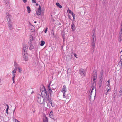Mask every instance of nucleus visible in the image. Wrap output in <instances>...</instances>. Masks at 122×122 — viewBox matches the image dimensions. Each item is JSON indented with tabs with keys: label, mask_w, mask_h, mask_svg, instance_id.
<instances>
[{
	"label": "nucleus",
	"mask_w": 122,
	"mask_h": 122,
	"mask_svg": "<svg viewBox=\"0 0 122 122\" xmlns=\"http://www.w3.org/2000/svg\"><path fill=\"white\" fill-rule=\"evenodd\" d=\"M41 93L42 95V97H44V100H49V93L47 92L45 87L43 86L41 89H40Z\"/></svg>",
	"instance_id": "1"
},
{
	"label": "nucleus",
	"mask_w": 122,
	"mask_h": 122,
	"mask_svg": "<svg viewBox=\"0 0 122 122\" xmlns=\"http://www.w3.org/2000/svg\"><path fill=\"white\" fill-rule=\"evenodd\" d=\"M43 98V99H42L41 98V95H38L37 96V100L38 102L40 104H43L44 103V102H46L47 104V106L48 105V103L46 101H44L43 99H44V97Z\"/></svg>",
	"instance_id": "2"
},
{
	"label": "nucleus",
	"mask_w": 122,
	"mask_h": 122,
	"mask_svg": "<svg viewBox=\"0 0 122 122\" xmlns=\"http://www.w3.org/2000/svg\"><path fill=\"white\" fill-rule=\"evenodd\" d=\"M50 84L48 85L47 90L48 92L47 91V92L49 93V97H51L52 93L53 92V91L51 89V87H50Z\"/></svg>",
	"instance_id": "3"
},
{
	"label": "nucleus",
	"mask_w": 122,
	"mask_h": 122,
	"mask_svg": "<svg viewBox=\"0 0 122 122\" xmlns=\"http://www.w3.org/2000/svg\"><path fill=\"white\" fill-rule=\"evenodd\" d=\"M86 69L81 68L79 70V73L82 76H85L86 74Z\"/></svg>",
	"instance_id": "4"
},
{
	"label": "nucleus",
	"mask_w": 122,
	"mask_h": 122,
	"mask_svg": "<svg viewBox=\"0 0 122 122\" xmlns=\"http://www.w3.org/2000/svg\"><path fill=\"white\" fill-rule=\"evenodd\" d=\"M6 18L8 20V22H11L12 16L8 13H6Z\"/></svg>",
	"instance_id": "5"
},
{
	"label": "nucleus",
	"mask_w": 122,
	"mask_h": 122,
	"mask_svg": "<svg viewBox=\"0 0 122 122\" xmlns=\"http://www.w3.org/2000/svg\"><path fill=\"white\" fill-rule=\"evenodd\" d=\"M28 50V47L26 45L24 46L22 49V54L27 53Z\"/></svg>",
	"instance_id": "6"
},
{
	"label": "nucleus",
	"mask_w": 122,
	"mask_h": 122,
	"mask_svg": "<svg viewBox=\"0 0 122 122\" xmlns=\"http://www.w3.org/2000/svg\"><path fill=\"white\" fill-rule=\"evenodd\" d=\"M28 44L29 45V49L30 50H31L34 48V47L31 41H30L29 42Z\"/></svg>",
	"instance_id": "7"
},
{
	"label": "nucleus",
	"mask_w": 122,
	"mask_h": 122,
	"mask_svg": "<svg viewBox=\"0 0 122 122\" xmlns=\"http://www.w3.org/2000/svg\"><path fill=\"white\" fill-rule=\"evenodd\" d=\"M51 98H50L49 97V99H48L49 100H44V99H43L44 101H49V102L50 104H51V106L52 107H53L54 106V102H52L51 100Z\"/></svg>",
	"instance_id": "8"
},
{
	"label": "nucleus",
	"mask_w": 122,
	"mask_h": 122,
	"mask_svg": "<svg viewBox=\"0 0 122 122\" xmlns=\"http://www.w3.org/2000/svg\"><path fill=\"white\" fill-rule=\"evenodd\" d=\"M7 24L9 29L11 30L13 29L12 23L11 22H8Z\"/></svg>",
	"instance_id": "9"
},
{
	"label": "nucleus",
	"mask_w": 122,
	"mask_h": 122,
	"mask_svg": "<svg viewBox=\"0 0 122 122\" xmlns=\"http://www.w3.org/2000/svg\"><path fill=\"white\" fill-rule=\"evenodd\" d=\"M53 112L52 111H51L50 112L49 114V116L53 120L55 121V120H56L57 119L56 117H55L54 118H53Z\"/></svg>",
	"instance_id": "10"
},
{
	"label": "nucleus",
	"mask_w": 122,
	"mask_h": 122,
	"mask_svg": "<svg viewBox=\"0 0 122 122\" xmlns=\"http://www.w3.org/2000/svg\"><path fill=\"white\" fill-rule=\"evenodd\" d=\"M23 57L25 61H27L28 59V55L27 53L23 54Z\"/></svg>",
	"instance_id": "11"
},
{
	"label": "nucleus",
	"mask_w": 122,
	"mask_h": 122,
	"mask_svg": "<svg viewBox=\"0 0 122 122\" xmlns=\"http://www.w3.org/2000/svg\"><path fill=\"white\" fill-rule=\"evenodd\" d=\"M43 122H48V119L45 114L43 115Z\"/></svg>",
	"instance_id": "12"
},
{
	"label": "nucleus",
	"mask_w": 122,
	"mask_h": 122,
	"mask_svg": "<svg viewBox=\"0 0 122 122\" xmlns=\"http://www.w3.org/2000/svg\"><path fill=\"white\" fill-rule=\"evenodd\" d=\"M122 40V32L119 33L118 37V41L120 43Z\"/></svg>",
	"instance_id": "13"
},
{
	"label": "nucleus",
	"mask_w": 122,
	"mask_h": 122,
	"mask_svg": "<svg viewBox=\"0 0 122 122\" xmlns=\"http://www.w3.org/2000/svg\"><path fill=\"white\" fill-rule=\"evenodd\" d=\"M96 80L95 78H93V81L92 82V86H95L96 85Z\"/></svg>",
	"instance_id": "14"
},
{
	"label": "nucleus",
	"mask_w": 122,
	"mask_h": 122,
	"mask_svg": "<svg viewBox=\"0 0 122 122\" xmlns=\"http://www.w3.org/2000/svg\"><path fill=\"white\" fill-rule=\"evenodd\" d=\"M71 29L73 31H75L76 29V27L73 22H72L71 25Z\"/></svg>",
	"instance_id": "15"
},
{
	"label": "nucleus",
	"mask_w": 122,
	"mask_h": 122,
	"mask_svg": "<svg viewBox=\"0 0 122 122\" xmlns=\"http://www.w3.org/2000/svg\"><path fill=\"white\" fill-rule=\"evenodd\" d=\"M66 87L65 85H64L63 86V88L61 90V92H66L67 91L66 89Z\"/></svg>",
	"instance_id": "16"
},
{
	"label": "nucleus",
	"mask_w": 122,
	"mask_h": 122,
	"mask_svg": "<svg viewBox=\"0 0 122 122\" xmlns=\"http://www.w3.org/2000/svg\"><path fill=\"white\" fill-rule=\"evenodd\" d=\"M97 76V73L96 71V70H94L93 71V76L94 77V78H96Z\"/></svg>",
	"instance_id": "17"
},
{
	"label": "nucleus",
	"mask_w": 122,
	"mask_h": 122,
	"mask_svg": "<svg viewBox=\"0 0 122 122\" xmlns=\"http://www.w3.org/2000/svg\"><path fill=\"white\" fill-rule=\"evenodd\" d=\"M92 46L93 48L94 49L95 46V45L96 42V41H92Z\"/></svg>",
	"instance_id": "18"
},
{
	"label": "nucleus",
	"mask_w": 122,
	"mask_h": 122,
	"mask_svg": "<svg viewBox=\"0 0 122 122\" xmlns=\"http://www.w3.org/2000/svg\"><path fill=\"white\" fill-rule=\"evenodd\" d=\"M56 5L58 7L60 8H62V6L59 3H56Z\"/></svg>",
	"instance_id": "19"
},
{
	"label": "nucleus",
	"mask_w": 122,
	"mask_h": 122,
	"mask_svg": "<svg viewBox=\"0 0 122 122\" xmlns=\"http://www.w3.org/2000/svg\"><path fill=\"white\" fill-rule=\"evenodd\" d=\"M27 8L28 12L29 13H30L31 12V9L30 7L29 6H27Z\"/></svg>",
	"instance_id": "20"
},
{
	"label": "nucleus",
	"mask_w": 122,
	"mask_h": 122,
	"mask_svg": "<svg viewBox=\"0 0 122 122\" xmlns=\"http://www.w3.org/2000/svg\"><path fill=\"white\" fill-rule=\"evenodd\" d=\"M66 99H71V95L69 94H67V95L66 96Z\"/></svg>",
	"instance_id": "21"
},
{
	"label": "nucleus",
	"mask_w": 122,
	"mask_h": 122,
	"mask_svg": "<svg viewBox=\"0 0 122 122\" xmlns=\"http://www.w3.org/2000/svg\"><path fill=\"white\" fill-rule=\"evenodd\" d=\"M36 14L37 15L40 16L41 15V11L38 10L36 11Z\"/></svg>",
	"instance_id": "22"
},
{
	"label": "nucleus",
	"mask_w": 122,
	"mask_h": 122,
	"mask_svg": "<svg viewBox=\"0 0 122 122\" xmlns=\"http://www.w3.org/2000/svg\"><path fill=\"white\" fill-rule=\"evenodd\" d=\"M71 72V69H68L67 70V73L68 74H70Z\"/></svg>",
	"instance_id": "23"
},
{
	"label": "nucleus",
	"mask_w": 122,
	"mask_h": 122,
	"mask_svg": "<svg viewBox=\"0 0 122 122\" xmlns=\"http://www.w3.org/2000/svg\"><path fill=\"white\" fill-rule=\"evenodd\" d=\"M30 41H33V37L31 35H30Z\"/></svg>",
	"instance_id": "24"
},
{
	"label": "nucleus",
	"mask_w": 122,
	"mask_h": 122,
	"mask_svg": "<svg viewBox=\"0 0 122 122\" xmlns=\"http://www.w3.org/2000/svg\"><path fill=\"white\" fill-rule=\"evenodd\" d=\"M45 42L43 41H41V44H40V46H43Z\"/></svg>",
	"instance_id": "25"
},
{
	"label": "nucleus",
	"mask_w": 122,
	"mask_h": 122,
	"mask_svg": "<svg viewBox=\"0 0 122 122\" xmlns=\"http://www.w3.org/2000/svg\"><path fill=\"white\" fill-rule=\"evenodd\" d=\"M93 37V39L92 41H96L95 36H94V33L92 36Z\"/></svg>",
	"instance_id": "26"
},
{
	"label": "nucleus",
	"mask_w": 122,
	"mask_h": 122,
	"mask_svg": "<svg viewBox=\"0 0 122 122\" xmlns=\"http://www.w3.org/2000/svg\"><path fill=\"white\" fill-rule=\"evenodd\" d=\"M17 69L18 71L20 73H21L22 72L21 69V68L18 67L17 68Z\"/></svg>",
	"instance_id": "27"
},
{
	"label": "nucleus",
	"mask_w": 122,
	"mask_h": 122,
	"mask_svg": "<svg viewBox=\"0 0 122 122\" xmlns=\"http://www.w3.org/2000/svg\"><path fill=\"white\" fill-rule=\"evenodd\" d=\"M17 70V67H16L12 71V73H16V71Z\"/></svg>",
	"instance_id": "28"
},
{
	"label": "nucleus",
	"mask_w": 122,
	"mask_h": 122,
	"mask_svg": "<svg viewBox=\"0 0 122 122\" xmlns=\"http://www.w3.org/2000/svg\"><path fill=\"white\" fill-rule=\"evenodd\" d=\"M103 70H101V72L100 74V76H103Z\"/></svg>",
	"instance_id": "29"
},
{
	"label": "nucleus",
	"mask_w": 122,
	"mask_h": 122,
	"mask_svg": "<svg viewBox=\"0 0 122 122\" xmlns=\"http://www.w3.org/2000/svg\"><path fill=\"white\" fill-rule=\"evenodd\" d=\"M67 11H68V12L69 13H70L71 14H72V13H73V12H72L71 10H70L69 9H68L67 10Z\"/></svg>",
	"instance_id": "30"
},
{
	"label": "nucleus",
	"mask_w": 122,
	"mask_h": 122,
	"mask_svg": "<svg viewBox=\"0 0 122 122\" xmlns=\"http://www.w3.org/2000/svg\"><path fill=\"white\" fill-rule=\"evenodd\" d=\"M14 64L15 66H18V64H17L16 62L15 61L14 62Z\"/></svg>",
	"instance_id": "31"
},
{
	"label": "nucleus",
	"mask_w": 122,
	"mask_h": 122,
	"mask_svg": "<svg viewBox=\"0 0 122 122\" xmlns=\"http://www.w3.org/2000/svg\"><path fill=\"white\" fill-rule=\"evenodd\" d=\"M50 18L51 19V20H52L53 22H54V20L52 17V15H51Z\"/></svg>",
	"instance_id": "32"
},
{
	"label": "nucleus",
	"mask_w": 122,
	"mask_h": 122,
	"mask_svg": "<svg viewBox=\"0 0 122 122\" xmlns=\"http://www.w3.org/2000/svg\"><path fill=\"white\" fill-rule=\"evenodd\" d=\"M118 65L120 66H121L122 65V63L121 61H120L119 62Z\"/></svg>",
	"instance_id": "33"
},
{
	"label": "nucleus",
	"mask_w": 122,
	"mask_h": 122,
	"mask_svg": "<svg viewBox=\"0 0 122 122\" xmlns=\"http://www.w3.org/2000/svg\"><path fill=\"white\" fill-rule=\"evenodd\" d=\"M71 14L73 17V18H75V14H74L73 13H72V14Z\"/></svg>",
	"instance_id": "34"
},
{
	"label": "nucleus",
	"mask_w": 122,
	"mask_h": 122,
	"mask_svg": "<svg viewBox=\"0 0 122 122\" xmlns=\"http://www.w3.org/2000/svg\"><path fill=\"white\" fill-rule=\"evenodd\" d=\"M6 105L7 106V108L6 110V111H8L9 109V106L7 104H6Z\"/></svg>",
	"instance_id": "35"
},
{
	"label": "nucleus",
	"mask_w": 122,
	"mask_h": 122,
	"mask_svg": "<svg viewBox=\"0 0 122 122\" xmlns=\"http://www.w3.org/2000/svg\"><path fill=\"white\" fill-rule=\"evenodd\" d=\"M95 86H92L91 87L90 89H92V90L93 91V90H94V88H95Z\"/></svg>",
	"instance_id": "36"
},
{
	"label": "nucleus",
	"mask_w": 122,
	"mask_h": 122,
	"mask_svg": "<svg viewBox=\"0 0 122 122\" xmlns=\"http://www.w3.org/2000/svg\"><path fill=\"white\" fill-rule=\"evenodd\" d=\"M111 89L110 88H108L107 89V92H106V95H107V93L110 90V89Z\"/></svg>",
	"instance_id": "37"
},
{
	"label": "nucleus",
	"mask_w": 122,
	"mask_h": 122,
	"mask_svg": "<svg viewBox=\"0 0 122 122\" xmlns=\"http://www.w3.org/2000/svg\"><path fill=\"white\" fill-rule=\"evenodd\" d=\"M13 74V77L12 78H15V73H12Z\"/></svg>",
	"instance_id": "38"
},
{
	"label": "nucleus",
	"mask_w": 122,
	"mask_h": 122,
	"mask_svg": "<svg viewBox=\"0 0 122 122\" xmlns=\"http://www.w3.org/2000/svg\"><path fill=\"white\" fill-rule=\"evenodd\" d=\"M38 10H39V11H41V8L40 5L39 6V7L38 8Z\"/></svg>",
	"instance_id": "39"
},
{
	"label": "nucleus",
	"mask_w": 122,
	"mask_h": 122,
	"mask_svg": "<svg viewBox=\"0 0 122 122\" xmlns=\"http://www.w3.org/2000/svg\"><path fill=\"white\" fill-rule=\"evenodd\" d=\"M68 17L69 18V19H70L71 20H72V19L71 18V16L70 15H68Z\"/></svg>",
	"instance_id": "40"
},
{
	"label": "nucleus",
	"mask_w": 122,
	"mask_h": 122,
	"mask_svg": "<svg viewBox=\"0 0 122 122\" xmlns=\"http://www.w3.org/2000/svg\"><path fill=\"white\" fill-rule=\"evenodd\" d=\"M119 92H120V93H122V88H120V90Z\"/></svg>",
	"instance_id": "41"
},
{
	"label": "nucleus",
	"mask_w": 122,
	"mask_h": 122,
	"mask_svg": "<svg viewBox=\"0 0 122 122\" xmlns=\"http://www.w3.org/2000/svg\"><path fill=\"white\" fill-rule=\"evenodd\" d=\"M9 2L8 0H6L5 1L6 4H7Z\"/></svg>",
	"instance_id": "42"
},
{
	"label": "nucleus",
	"mask_w": 122,
	"mask_h": 122,
	"mask_svg": "<svg viewBox=\"0 0 122 122\" xmlns=\"http://www.w3.org/2000/svg\"><path fill=\"white\" fill-rule=\"evenodd\" d=\"M32 3H35L36 2V0H32Z\"/></svg>",
	"instance_id": "43"
},
{
	"label": "nucleus",
	"mask_w": 122,
	"mask_h": 122,
	"mask_svg": "<svg viewBox=\"0 0 122 122\" xmlns=\"http://www.w3.org/2000/svg\"><path fill=\"white\" fill-rule=\"evenodd\" d=\"M47 28H46V29H45V30L44 31V32L45 33H46V32L47 31Z\"/></svg>",
	"instance_id": "44"
},
{
	"label": "nucleus",
	"mask_w": 122,
	"mask_h": 122,
	"mask_svg": "<svg viewBox=\"0 0 122 122\" xmlns=\"http://www.w3.org/2000/svg\"><path fill=\"white\" fill-rule=\"evenodd\" d=\"M14 79H15V78H12V80H13V83H15V81Z\"/></svg>",
	"instance_id": "45"
},
{
	"label": "nucleus",
	"mask_w": 122,
	"mask_h": 122,
	"mask_svg": "<svg viewBox=\"0 0 122 122\" xmlns=\"http://www.w3.org/2000/svg\"><path fill=\"white\" fill-rule=\"evenodd\" d=\"M15 109H16V107L15 106V108L14 109L13 111V115H14V112H15Z\"/></svg>",
	"instance_id": "46"
},
{
	"label": "nucleus",
	"mask_w": 122,
	"mask_h": 122,
	"mask_svg": "<svg viewBox=\"0 0 122 122\" xmlns=\"http://www.w3.org/2000/svg\"><path fill=\"white\" fill-rule=\"evenodd\" d=\"M107 86L109 88H110V83H108V84H107Z\"/></svg>",
	"instance_id": "47"
},
{
	"label": "nucleus",
	"mask_w": 122,
	"mask_h": 122,
	"mask_svg": "<svg viewBox=\"0 0 122 122\" xmlns=\"http://www.w3.org/2000/svg\"><path fill=\"white\" fill-rule=\"evenodd\" d=\"M74 56L75 57H76V58H77V57H76V56H77V54H76L74 53Z\"/></svg>",
	"instance_id": "48"
},
{
	"label": "nucleus",
	"mask_w": 122,
	"mask_h": 122,
	"mask_svg": "<svg viewBox=\"0 0 122 122\" xmlns=\"http://www.w3.org/2000/svg\"><path fill=\"white\" fill-rule=\"evenodd\" d=\"M53 30H54L53 29H52L51 33H53V35H54V33Z\"/></svg>",
	"instance_id": "49"
},
{
	"label": "nucleus",
	"mask_w": 122,
	"mask_h": 122,
	"mask_svg": "<svg viewBox=\"0 0 122 122\" xmlns=\"http://www.w3.org/2000/svg\"><path fill=\"white\" fill-rule=\"evenodd\" d=\"M103 79H102V78H100V80L101 81V83Z\"/></svg>",
	"instance_id": "50"
},
{
	"label": "nucleus",
	"mask_w": 122,
	"mask_h": 122,
	"mask_svg": "<svg viewBox=\"0 0 122 122\" xmlns=\"http://www.w3.org/2000/svg\"><path fill=\"white\" fill-rule=\"evenodd\" d=\"M17 121H18L17 119H15L14 120H13V122H16Z\"/></svg>",
	"instance_id": "51"
},
{
	"label": "nucleus",
	"mask_w": 122,
	"mask_h": 122,
	"mask_svg": "<svg viewBox=\"0 0 122 122\" xmlns=\"http://www.w3.org/2000/svg\"><path fill=\"white\" fill-rule=\"evenodd\" d=\"M23 1L24 3H25L27 2V0H23Z\"/></svg>",
	"instance_id": "52"
},
{
	"label": "nucleus",
	"mask_w": 122,
	"mask_h": 122,
	"mask_svg": "<svg viewBox=\"0 0 122 122\" xmlns=\"http://www.w3.org/2000/svg\"><path fill=\"white\" fill-rule=\"evenodd\" d=\"M56 89V88H53V87H51V89L52 90H55Z\"/></svg>",
	"instance_id": "53"
},
{
	"label": "nucleus",
	"mask_w": 122,
	"mask_h": 122,
	"mask_svg": "<svg viewBox=\"0 0 122 122\" xmlns=\"http://www.w3.org/2000/svg\"><path fill=\"white\" fill-rule=\"evenodd\" d=\"M122 93H119L118 96H121L122 95Z\"/></svg>",
	"instance_id": "54"
},
{
	"label": "nucleus",
	"mask_w": 122,
	"mask_h": 122,
	"mask_svg": "<svg viewBox=\"0 0 122 122\" xmlns=\"http://www.w3.org/2000/svg\"><path fill=\"white\" fill-rule=\"evenodd\" d=\"M63 97L64 98H66V96L65 95H63Z\"/></svg>",
	"instance_id": "55"
},
{
	"label": "nucleus",
	"mask_w": 122,
	"mask_h": 122,
	"mask_svg": "<svg viewBox=\"0 0 122 122\" xmlns=\"http://www.w3.org/2000/svg\"><path fill=\"white\" fill-rule=\"evenodd\" d=\"M103 76H100L99 78H102V79H103Z\"/></svg>",
	"instance_id": "56"
},
{
	"label": "nucleus",
	"mask_w": 122,
	"mask_h": 122,
	"mask_svg": "<svg viewBox=\"0 0 122 122\" xmlns=\"http://www.w3.org/2000/svg\"><path fill=\"white\" fill-rule=\"evenodd\" d=\"M36 6H38V3H36Z\"/></svg>",
	"instance_id": "57"
},
{
	"label": "nucleus",
	"mask_w": 122,
	"mask_h": 122,
	"mask_svg": "<svg viewBox=\"0 0 122 122\" xmlns=\"http://www.w3.org/2000/svg\"><path fill=\"white\" fill-rule=\"evenodd\" d=\"M92 90L91 91V93H90V95L91 96L92 94Z\"/></svg>",
	"instance_id": "58"
},
{
	"label": "nucleus",
	"mask_w": 122,
	"mask_h": 122,
	"mask_svg": "<svg viewBox=\"0 0 122 122\" xmlns=\"http://www.w3.org/2000/svg\"><path fill=\"white\" fill-rule=\"evenodd\" d=\"M62 92L63 93V95H65V92Z\"/></svg>",
	"instance_id": "59"
},
{
	"label": "nucleus",
	"mask_w": 122,
	"mask_h": 122,
	"mask_svg": "<svg viewBox=\"0 0 122 122\" xmlns=\"http://www.w3.org/2000/svg\"><path fill=\"white\" fill-rule=\"evenodd\" d=\"M107 82H108V83H110L109 80H108L107 81Z\"/></svg>",
	"instance_id": "60"
},
{
	"label": "nucleus",
	"mask_w": 122,
	"mask_h": 122,
	"mask_svg": "<svg viewBox=\"0 0 122 122\" xmlns=\"http://www.w3.org/2000/svg\"><path fill=\"white\" fill-rule=\"evenodd\" d=\"M75 18H73V22L75 21Z\"/></svg>",
	"instance_id": "61"
},
{
	"label": "nucleus",
	"mask_w": 122,
	"mask_h": 122,
	"mask_svg": "<svg viewBox=\"0 0 122 122\" xmlns=\"http://www.w3.org/2000/svg\"><path fill=\"white\" fill-rule=\"evenodd\" d=\"M120 59H122V55L121 56H120Z\"/></svg>",
	"instance_id": "62"
},
{
	"label": "nucleus",
	"mask_w": 122,
	"mask_h": 122,
	"mask_svg": "<svg viewBox=\"0 0 122 122\" xmlns=\"http://www.w3.org/2000/svg\"><path fill=\"white\" fill-rule=\"evenodd\" d=\"M6 112L7 114H8V111H6Z\"/></svg>",
	"instance_id": "63"
},
{
	"label": "nucleus",
	"mask_w": 122,
	"mask_h": 122,
	"mask_svg": "<svg viewBox=\"0 0 122 122\" xmlns=\"http://www.w3.org/2000/svg\"><path fill=\"white\" fill-rule=\"evenodd\" d=\"M121 32H122V28H121Z\"/></svg>",
	"instance_id": "64"
}]
</instances>
